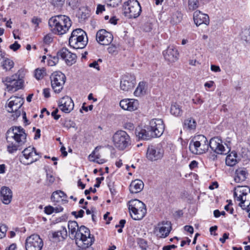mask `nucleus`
Wrapping results in <instances>:
<instances>
[{
  "label": "nucleus",
  "instance_id": "a878e982",
  "mask_svg": "<svg viewBox=\"0 0 250 250\" xmlns=\"http://www.w3.org/2000/svg\"><path fill=\"white\" fill-rule=\"evenodd\" d=\"M146 128H147L146 127ZM135 134L139 140H148L154 137L150 129L148 130L147 129L140 127H138L136 129Z\"/></svg>",
  "mask_w": 250,
  "mask_h": 250
},
{
  "label": "nucleus",
  "instance_id": "a19ab883",
  "mask_svg": "<svg viewBox=\"0 0 250 250\" xmlns=\"http://www.w3.org/2000/svg\"><path fill=\"white\" fill-rule=\"evenodd\" d=\"M46 183L48 186L51 185L55 181V177L53 172L50 169H46Z\"/></svg>",
  "mask_w": 250,
  "mask_h": 250
},
{
  "label": "nucleus",
  "instance_id": "ea45409f",
  "mask_svg": "<svg viewBox=\"0 0 250 250\" xmlns=\"http://www.w3.org/2000/svg\"><path fill=\"white\" fill-rule=\"evenodd\" d=\"M201 6L199 1H188L186 9L187 12H192Z\"/></svg>",
  "mask_w": 250,
  "mask_h": 250
},
{
  "label": "nucleus",
  "instance_id": "13d9d810",
  "mask_svg": "<svg viewBox=\"0 0 250 250\" xmlns=\"http://www.w3.org/2000/svg\"><path fill=\"white\" fill-rule=\"evenodd\" d=\"M104 178L103 177H98L96 178V184L94 185L95 187L99 188L100 186L101 182L104 180Z\"/></svg>",
  "mask_w": 250,
  "mask_h": 250
},
{
  "label": "nucleus",
  "instance_id": "423d86ee",
  "mask_svg": "<svg viewBox=\"0 0 250 250\" xmlns=\"http://www.w3.org/2000/svg\"><path fill=\"white\" fill-rule=\"evenodd\" d=\"M235 200L239 202V205L246 209L250 205V188L248 187L238 186L234 189Z\"/></svg>",
  "mask_w": 250,
  "mask_h": 250
},
{
  "label": "nucleus",
  "instance_id": "aec40b11",
  "mask_svg": "<svg viewBox=\"0 0 250 250\" xmlns=\"http://www.w3.org/2000/svg\"><path fill=\"white\" fill-rule=\"evenodd\" d=\"M170 222L163 221L158 224L154 229V232L158 237L165 238L167 236L170 231Z\"/></svg>",
  "mask_w": 250,
  "mask_h": 250
},
{
  "label": "nucleus",
  "instance_id": "1a4fd4ad",
  "mask_svg": "<svg viewBox=\"0 0 250 250\" xmlns=\"http://www.w3.org/2000/svg\"><path fill=\"white\" fill-rule=\"evenodd\" d=\"M24 103L23 98L21 97H11L7 101L5 108L7 112L13 113L12 116L15 120L21 114V107Z\"/></svg>",
  "mask_w": 250,
  "mask_h": 250
},
{
  "label": "nucleus",
  "instance_id": "603ef678",
  "mask_svg": "<svg viewBox=\"0 0 250 250\" xmlns=\"http://www.w3.org/2000/svg\"><path fill=\"white\" fill-rule=\"evenodd\" d=\"M105 10L104 6L101 5V4H98L96 10V14H99L100 13H102L103 11Z\"/></svg>",
  "mask_w": 250,
  "mask_h": 250
},
{
  "label": "nucleus",
  "instance_id": "e433bc0d",
  "mask_svg": "<svg viewBox=\"0 0 250 250\" xmlns=\"http://www.w3.org/2000/svg\"><path fill=\"white\" fill-rule=\"evenodd\" d=\"M146 91V83L144 82L139 83L137 87L135 90L134 94L136 96H140L145 94Z\"/></svg>",
  "mask_w": 250,
  "mask_h": 250
},
{
  "label": "nucleus",
  "instance_id": "7ed1b4c3",
  "mask_svg": "<svg viewBox=\"0 0 250 250\" xmlns=\"http://www.w3.org/2000/svg\"><path fill=\"white\" fill-rule=\"evenodd\" d=\"M189 149L191 152L194 154L205 153L208 149L207 139L203 135L195 136L189 143Z\"/></svg>",
  "mask_w": 250,
  "mask_h": 250
},
{
  "label": "nucleus",
  "instance_id": "4468645a",
  "mask_svg": "<svg viewBox=\"0 0 250 250\" xmlns=\"http://www.w3.org/2000/svg\"><path fill=\"white\" fill-rule=\"evenodd\" d=\"M125 13L129 18L138 17L141 12L139 1H126L124 4Z\"/></svg>",
  "mask_w": 250,
  "mask_h": 250
},
{
  "label": "nucleus",
  "instance_id": "f3484780",
  "mask_svg": "<svg viewBox=\"0 0 250 250\" xmlns=\"http://www.w3.org/2000/svg\"><path fill=\"white\" fill-rule=\"evenodd\" d=\"M150 130L154 137H159L164 133L165 125L163 121L160 119H153L149 122V125L146 126Z\"/></svg>",
  "mask_w": 250,
  "mask_h": 250
},
{
  "label": "nucleus",
  "instance_id": "e2e57ef3",
  "mask_svg": "<svg viewBox=\"0 0 250 250\" xmlns=\"http://www.w3.org/2000/svg\"><path fill=\"white\" fill-rule=\"evenodd\" d=\"M198 163L196 161H192L190 163L189 166L190 169H193L197 167Z\"/></svg>",
  "mask_w": 250,
  "mask_h": 250
},
{
  "label": "nucleus",
  "instance_id": "774afa93",
  "mask_svg": "<svg viewBox=\"0 0 250 250\" xmlns=\"http://www.w3.org/2000/svg\"><path fill=\"white\" fill-rule=\"evenodd\" d=\"M41 136V130L40 129H37L36 131L34 139L37 140L40 138Z\"/></svg>",
  "mask_w": 250,
  "mask_h": 250
},
{
  "label": "nucleus",
  "instance_id": "a18cd8bd",
  "mask_svg": "<svg viewBox=\"0 0 250 250\" xmlns=\"http://www.w3.org/2000/svg\"><path fill=\"white\" fill-rule=\"evenodd\" d=\"M7 230V227L6 225L1 224L0 225V239L4 237Z\"/></svg>",
  "mask_w": 250,
  "mask_h": 250
},
{
  "label": "nucleus",
  "instance_id": "72a5a7b5",
  "mask_svg": "<svg viewBox=\"0 0 250 250\" xmlns=\"http://www.w3.org/2000/svg\"><path fill=\"white\" fill-rule=\"evenodd\" d=\"M183 16L181 12L176 11L171 13L170 18V22L172 24H177L180 23L182 20Z\"/></svg>",
  "mask_w": 250,
  "mask_h": 250
},
{
  "label": "nucleus",
  "instance_id": "dca6fc26",
  "mask_svg": "<svg viewBox=\"0 0 250 250\" xmlns=\"http://www.w3.org/2000/svg\"><path fill=\"white\" fill-rule=\"evenodd\" d=\"M43 245L42 240L37 234L31 235L27 237L25 240L26 250H41Z\"/></svg>",
  "mask_w": 250,
  "mask_h": 250
},
{
  "label": "nucleus",
  "instance_id": "4c0bfd02",
  "mask_svg": "<svg viewBox=\"0 0 250 250\" xmlns=\"http://www.w3.org/2000/svg\"><path fill=\"white\" fill-rule=\"evenodd\" d=\"M196 123L192 118L186 119L184 121V127L188 130H193L196 128Z\"/></svg>",
  "mask_w": 250,
  "mask_h": 250
},
{
  "label": "nucleus",
  "instance_id": "c03bdc74",
  "mask_svg": "<svg viewBox=\"0 0 250 250\" xmlns=\"http://www.w3.org/2000/svg\"><path fill=\"white\" fill-rule=\"evenodd\" d=\"M137 243L142 250H146L147 247V242L144 239L137 238Z\"/></svg>",
  "mask_w": 250,
  "mask_h": 250
},
{
  "label": "nucleus",
  "instance_id": "4d7b16f0",
  "mask_svg": "<svg viewBox=\"0 0 250 250\" xmlns=\"http://www.w3.org/2000/svg\"><path fill=\"white\" fill-rule=\"evenodd\" d=\"M184 229L187 232H188L189 233L192 234L193 233V228L191 226H185L184 227Z\"/></svg>",
  "mask_w": 250,
  "mask_h": 250
},
{
  "label": "nucleus",
  "instance_id": "0eeeda50",
  "mask_svg": "<svg viewBox=\"0 0 250 250\" xmlns=\"http://www.w3.org/2000/svg\"><path fill=\"white\" fill-rule=\"evenodd\" d=\"M76 243L83 249L91 246L94 241V238L91 236L89 229L84 226L79 228L75 238Z\"/></svg>",
  "mask_w": 250,
  "mask_h": 250
},
{
  "label": "nucleus",
  "instance_id": "0e129e2a",
  "mask_svg": "<svg viewBox=\"0 0 250 250\" xmlns=\"http://www.w3.org/2000/svg\"><path fill=\"white\" fill-rule=\"evenodd\" d=\"M41 21V20L37 17H34L32 20V23L36 25H38Z\"/></svg>",
  "mask_w": 250,
  "mask_h": 250
},
{
  "label": "nucleus",
  "instance_id": "20e7f679",
  "mask_svg": "<svg viewBox=\"0 0 250 250\" xmlns=\"http://www.w3.org/2000/svg\"><path fill=\"white\" fill-rule=\"evenodd\" d=\"M86 33L79 28L73 30L69 39L70 46L74 49H83L87 43Z\"/></svg>",
  "mask_w": 250,
  "mask_h": 250
},
{
  "label": "nucleus",
  "instance_id": "c9c22d12",
  "mask_svg": "<svg viewBox=\"0 0 250 250\" xmlns=\"http://www.w3.org/2000/svg\"><path fill=\"white\" fill-rule=\"evenodd\" d=\"M14 65V62L10 59L5 57L1 62V66L5 71L10 70Z\"/></svg>",
  "mask_w": 250,
  "mask_h": 250
},
{
  "label": "nucleus",
  "instance_id": "37998d69",
  "mask_svg": "<svg viewBox=\"0 0 250 250\" xmlns=\"http://www.w3.org/2000/svg\"><path fill=\"white\" fill-rule=\"evenodd\" d=\"M34 75L37 80H39L42 79L46 75L45 69L44 68L36 69L35 71Z\"/></svg>",
  "mask_w": 250,
  "mask_h": 250
},
{
  "label": "nucleus",
  "instance_id": "c85d7f7f",
  "mask_svg": "<svg viewBox=\"0 0 250 250\" xmlns=\"http://www.w3.org/2000/svg\"><path fill=\"white\" fill-rule=\"evenodd\" d=\"M144 183L142 181L136 179L133 181L129 186V190L132 193L140 192L143 189Z\"/></svg>",
  "mask_w": 250,
  "mask_h": 250
},
{
  "label": "nucleus",
  "instance_id": "c756f323",
  "mask_svg": "<svg viewBox=\"0 0 250 250\" xmlns=\"http://www.w3.org/2000/svg\"><path fill=\"white\" fill-rule=\"evenodd\" d=\"M247 172L244 167H240L235 170L234 181L236 183L244 181L247 178Z\"/></svg>",
  "mask_w": 250,
  "mask_h": 250
},
{
  "label": "nucleus",
  "instance_id": "79ce46f5",
  "mask_svg": "<svg viewBox=\"0 0 250 250\" xmlns=\"http://www.w3.org/2000/svg\"><path fill=\"white\" fill-rule=\"evenodd\" d=\"M90 161L95 162L98 164H103L105 162L104 159H101L99 154L96 155L95 152L92 153L89 156Z\"/></svg>",
  "mask_w": 250,
  "mask_h": 250
},
{
  "label": "nucleus",
  "instance_id": "6e6552de",
  "mask_svg": "<svg viewBox=\"0 0 250 250\" xmlns=\"http://www.w3.org/2000/svg\"><path fill=\"white\" fill-rule=\"evenodd\" d=\"M2 82L6 86L5 90L9 92H14L21 89L24 83V81L20 78V75L17 73L3 78Z\"/></svg>",
  "mask_w": 250,
  "mask_h": 250
},
{
  "label": "nucleus",
  "instance_id": "9d476101",
  "mask_svg": "<svg viewBox=\"0 0 250 250\" xmlns=\"http://www.w3.org/2000/svg\"><path fill=\"white\" fill-rule=\"evenodd\" d=\"M112 141L114 146L120 150H124L131 144L129 136L123 130L116 132L112 137Z\"/></svg>",
  "mask_w": 250,
  "mask_h": 250
},
{
  "label": "nucleus",
  "instance_id": "bb28decb",
  "mask_svg": "<svg viewBox=\"0 0 250 250\" xmlns=\"http://www.w3.org/2000/svg\"><path fill=\"white\" fill-rule=\"evenodd\" d=\"M67 195L62 190H58L53 192L51 196V200L55 203H65L67 202Z\"/></svg>",
  "mask_w": 250,
  "mask_h": 250
},
{
  "label": "nucleus",
  "instance_id": "a211bd4d",
  "mask_svg": "<svg viewBox=\"0 0 250 250\" xmlns=\"http://www.w3.org/2000/svg\"><path fill=\"white\" fill-rule=\"evenodd\" d=\"M136 83L135 78L134 75H125L122 76L120 81V88L125 91H128L132 89Z\"/></svg>",
  "mask_w": 250,
  "mask_h": 250
},
{
  "label": "nucleus",
  "instance_id": "f8f14e48",
  "mask_svg": "<svg viewBox=\"0 0 250 250\" xmlns=\"http://www.w3.org/2000/svg\"><path fill=\"white\" fill-rule=\"evenodd\" d=\"M164 155V149L161 144L148 146L146 152V158L150 162L161 160Z\"/></svg>",
  "mask_w": 250,
  "mask_h": 250
},
{
  "label": "nucleus",
  "instance_id": "69168bd1",
  "mask_svg": "<svg viewBox=\"0 0 250 250\" xmlns=\"http://www.w3.org/2000/svg\"><path fill=\"white\" fill-rule=\"evenodd\" d=\"M126 221L124 219H122L119 222V224L116 225V228L121 227L124 228Z\"/></svg>",
  "mask_w": 250,
  "mask_h": 250
},
{
  "label": "nucleus",
  "instance_id": "39448f33",
  "mask_svg": "<svg viewBox=\"0 0 250 250\" xmlns=\"http://www.w3.org/2000/svg\"><path fill=\"white\" fill-rule=\"evenodd\" d=\"M128 206L130 215L131 218L135 220L142 219L146 213L145 204L138 199L129 201Z\"/></svg>",
  "mask_w": 250,
  "mask_h": 250
},
{
  "label": "nucleus",
  "instance_id": "9b49d317",
  "mask_svg": "<svg viewBox=\"0 0 250 250\" xmlns=\"http://www.w3.org/2000/svg\"><path fill=\"white\" fill-rule=\"evenodd\" d=\"M41 157V154L37 152L36 148L33 146H29L22 151L20 160L23 164L28 165L37 161Z\"/></svg>",
  "mask_w": 250,
  "mask_h": 250
},
{
  "label": "nucleus",
  "instance_id": "680f3d73",
  "mask_svg": "<svg viewBox=\"0 0 250 250\" xmlns=\"http://www.w3.org/2000/svg\"><path fill=\"white\" fill-rule=\"evenodd\" d=\"M176 248H177V246L175 245L166 246L163 248V250H171L172 249H174Z\"/></svg>",
  "mask_w": 250,
  "mask_h": 250
},
{
  "label": "nucleus",
  "instance_id": "5701e85b",
  "mask_svg": "<svg viewBox=\"0 0 250 250\" xmlns=\"http://www.w3.org/2000/svg\"><path fill=\"white\" fill-rule=\"evenodd\" d=\"M139 105L138 100L134 99H125L120 102V107L125 110L132 111L136 110Z\"/></svg>",
  "mask_w": 250,
  "mask_h": 250
},
{
  "label": "nucleus",
  "instance_id": "3c124183",
  "mask_svg": "<svg viewBox=\"0 0 250 250\" xmlns=\"http://www.w3.org/2000/svg\"><path fill=\"white\" fill-rule=\"evenodd\" d=\"M44 212L47 214H51L54 212V207L52 206H47L44 208Z\"/></svg>",
  "mask_w": 250,
  "mask_h": 250
},
{
  "label": "nucleus",
  "instance_id": "864d4df0",
  "mask_svg": "<svg viewBox=\"0 0 250 250\" xmlns=\"http://www.w3.org/2000/svg\"><path fill=\"white\" fill-rule=\"evenodd\" d=\"M58 112V109H56L51 113L52 116L53 117L54 119L56 120H58L60 117V115L57 114Z\"/></svg>",
  "mask_w": 250,
  "mask_h": 250
},
{
  "label": "nucleus",
  "instance_id": "58836bf2",
  "mask_svg": "<svg viewBox=\"0 0 250 250\" xmlns=\"http://www.w3.org/2000/svg\"><path fill=\"white\" fill-rule=\"evenodd\" d=\"M170 113L175 116H180L182 114V110L180 106L175 103L171 104Z\"/></svg>",
  "mask_w": 250,
  "mask_h": 250
},
{
  "label": "nucleus",
  "instance_id": "393cba45",
  "mask_svg": "<svg viewBox=\"0 0 250 250\" xmlns=\"http://www.w3.org/2000/svg\"><path fill=\"white\" fill-rule=\"evenodd\" d=\"M193 20L197 26L202 24L207 25L209 24V18L208 15L202 13L200 10H196L194 12Z\"/></svg>",
  "mask_w": 250,
  "mask_h": 250
},
{
  "label": "nucleus",
  "instance_id": "2eb2a0df",
  "mask_svg": "<svg viewBox=\"0 0 250 250\" xmlns=\"http://www.w3.org/2000/svg\"><path fill=\"white\" fill-rule=\"evenodd\" d=\"M51 86L55 93H59L63 88L65 76L60 71H56L50 77Z\"/></svg>",
  "mask_w": 250,
  "mask_h": 250
},
{
  "label": "nucleus",
  "instance_id": "6e6d98bb",
  "mask_svg": "<svg viewBox=\"0 0 250 250\" xmlns=\"http://www.w3.org/2000/svg\"><path fill=\"white\" fill-rule=\"evenodd\" d=\"M210 69L211 71L215 72L221 71V69L219 66L215 65H211L210 66Z\"/></svg>",
  "mask_w": 250,
  "mask_h": 250
},
{
  "label": "nucleus",
  "instance_id": "412c9836",
  "mask_svg": "<svg viewBox=\"0 0 250 250\" xmlns=\"http://www.w3.org/2000/svg\"><path fill=\"white\" fill-rule=\"evenodd\" d=\"M58 56L64 60L68 65H72L76 61L77 56L75 54L71 53L66 48H62L58 52Z\"/></svg>",
  "mask_w": 250,
  "mask_h": 250
},
{
  "label": "nucleus",
  "instance_id": "473e14b6",
  "mask_svg": "<svg viewBox=\"0 0 250 250\" xmlns=\"http://www.w3.org/2000/svg\"><path fill=\"white\" fill-rule=\"evenodd\" d=\"M77 16L79 19L80 22L84 21L89 16V9L85 6H81L79 8Z\"/></svg>",
  "mask_w": 250,
  "mask_h": 250
},
{
  "label": "nucleus",
  "instance_id": "4be33fe9",
  "mask_svg": "<svg viewBox=\"0 0 250 250\" xmlns=\"http://www.w3.org/2000/svg\"><path fill=\"white\" fill-rule=\"evenodd\" d=\"M74 106L73 100L67 96L62 97L59 101V107L64 113H70L73 109Z\"/></svg>",
  "mask_w": 250,
  "mask_h": 250
},
{
  "label": "nucleus",
  "instance_id": "052dcab7",
  "mask_svg": "<svg viewBox=\"0 0 250 250\" xmlns=\"http://www.w3.org/2000/svg\"><path fill=\"white\" fill-rule=\"evenodd\" d=\"M229 238V234L227 233H225L223 234V237L220 238L219 239L220 241L222 243H224L226 241V240Z\"/></svg>",
  "mask_w": 250,
  "mask_h": 250
},
{
  "label": "nucleus",
  "instance_id": "5fc2aeb1",
  "mask_svg": "<svg viewBox=\"0 0 250 250\" xmlns=\"http://www.w3.org/2000/svg\"><path fill=\"white\" fill-rule=\"evenodd\" d=\"M84 212L83 210L81 209L78 212L77 215H76L77 212L76 211H74L72 212V214L75 216L76 217H82L83 216Z\"/></svg>",
  "mask_w": 250,
  "mask_h": 250
},
{
  "label": "nucleus",
  "instance_id": "ddd939ff",
  "mask_svg": "<svg viewBox=\"0 0 250 250\" xmlns=\"http://www.w3.org/2000/svg\"><path fill=\"white\" fill-rule=\"evenodd\" d=\"M218 154L226 155L230 151V147L218 137H214L210 140L208 147Z\"/></svg>",
  "mask_w": 250,
  "mask_h": 250
},
{
  "label": "nucleus",
  "instance_id": "de8ad7c7",
  "mask_svg": "<svg viewBox=\"0 0 250 250\" xmlns=\"http://www.w3.org/2000/svg\"><path fill=\"white\" fill-rule=\"evenodd\" d=\"M152 28V24L149 21H147L143 26V30L146 32H150Z\"/></svg>",
  "mask_w": 250,
  "mask_h": 250
},
{
  "label": "nucleus",
  "instance_id": "2f4dec72",
  "mask_svg": "<svg viewBox=\"0 0 250 250\" xmlns=\"http://www.w3.org/2000/svg\"><path fill=\"white\" fill-rule=\"evenodd\" d=\"M67 227L69 229V236L71 238L75 239L79 228L78 223L75 221H69Z\"/></svg>",
  "mask_w": 250,
  "mask_h": 250
},
{
  "label": "nucleus",
  "instance_id": "49530a36",
  "mask_svg": "<svg viewBox=\"0 0 250 250\" xmlns=\"http://www.w3.org/2000/svg\"><path fill=\"white\" fill-rule=\"evenodd\" d=\"M67 4L73 10L77 9L78 7H80V3L79 1H69Z\"/></svg>",
  "mask_w": 250,
  "mask_h": 250
},
{
  "label": "nucleus",
  "instance_id": "f257e3e1",
  "mask_svg": "<svg viewBox=\"0 0 250 250\" xmlns=\"http://www.w3.org/2000/svg\"><path fill=\"white\" fill-rule=\"evenodd\" d=\"M7 150L14 153L26 141V134L21 126H13L6 132Z\"/></svg>",
  "mask_w": 250,
  "mask_h": 250
},
{
  "label": "nucleus",
  "instance_id": "09e8293b",
  "mask_svg": "<svg viewBox=\"0 0 250 250\" xmlns=\"http://www.w3.org/2000/svg\"><path fill=\"white\" fill-rule=\"evenodd\" d=\"M99 62H102V60L101 59H99L97 61H94L92 62L89 63V66L90 67H93L96 68L97 70H99L100 67L99 66Z\"/></svg>",
  "mask_w": 250,
  "mask_h": 250
},
{
  "label": "nucleus",
  "instance_id": "b1692460",
  "mask_svg": "<svg viewBox=\"0 0 250 250\" xmlns=\"http://www.w3.org/2000/svg\"><path fill=\"white\" fill-rule=\"evenodd\" d=\"M163 53L165 60L168 62H175L178 60L179 55L178 50L173 45L169 46Z\"/></svg>",
  "mask_w": 250,
  "mask_h": 250
},
{
  "label": "nucleus",
  "instance_id": "6ab92c4d",
  "mask_svg": "<svg viewBox=\"0 0 250 250\" xmlns=\"http://www.w3.org/2000/svg\"><path fill=\"white\" fill-rule=\"evenodd\" d=\"M113 39L112 34L106 31L105 29H101L97 32L96 40L102 45H107L110 44Z\"/></svg>",
  "mask_w": 250,
  "mask_h": 250
},
{
  "label": "nucleus",
  "instance_id": "7c9ffc66",
  "mask_svg": "<svg viewBox=\"0 0 250 250\" xmlns=\"http://www.w3.org/2000/svg\"><path fill=\"white\" fill-rule=\"evenodd\" d=\"M53 239L56 241H60L65 239L67 236V232L65 227H62L61 229L52 233Z\"/></svg>",
  "mask_w": 250,
  "mask_h": 250
},
{
  "label": "nucleus",
  "instance_id": "8fccbe9b",
  "mask_svg": "<svg viewBox=\"0 0 250 250\" xmlns=\"http://www.w3.org/2000/svg\"><path fill=\"white\" fill-rule=\"evenodd\" d=\"M20 47V44H19L18 42L16 41L13 44L10 45L9 48L14 51H16L19 49Z\"/></svg>",
  "mask_w": 250,
  "mask_h": 250
},
{
  "label": "nucleus",
  "instance_id": "f704fd0d",
  "mask_svg": "<svg viewBox=\"0 0 250 250\" xmlns=\"http://www.w3.org/2000/svg\"><path fill=\"white\" fill-rule=\"evenodd\" d=\"M237 153L234 152H231L229 155H228L226 159V164L227 166L232 167L234 166L237 163V160L236 159Z\"/></svg>",
  "mask_w": 250,
  "mask_h": 250
},
{
  "label": "nucleus",
  "instance_id": "bf43d9fd",
  "mask_svg": "<svg viewBox=\"0 0 250 250\" xmlns=\"http://www.w3.org/2000/svg\"><path fill=\"white\" fill-rule=\"evenodd\" d=\"M43 94L44 97L49 98L50 95V89L49 88H44L43 90Z\"/></svg>",
  "mask_w": 250,
  "mask_h": 250
},
{
  "label": "nucleus",
  "instance_id": "338daca9",
  "mask_svg": "<svg viewBox=\"0 0 250 250\" xmlns=\"http://www.w3.org/2000/svg\"><path fill=\"white\" fill-rule=\"evenodd\" d=\"M90 192H92L93 193H95L96 192V188H93L92 187H91L89 189H86L84 191V193L85 195H88L90 193Z\"/></svg>",
  "mask_w": 250,
  "mask_h": 250
},
{
  "label": "nucleus",
  "instance_id": "cd10ccee",
  "mask_svg": "<svg viewBox=\"0 0 250 250\" xmlns=\"http://www.w3.org/2000/svg\"><path fill=\"white\" fill-rule=\"evenodd\" d=\"M0 194L1 199L3 203L8 205L11 202L12 193L11 189L9 188L6 187L1 188Z\"/></svg>",
  "mask_w": 250,
  "mask_h": 250
},
{
  "label": "nucleus",
  "instance_id": "f03ea898",
  "mask_svg": "<svg viewBox=\"0 0 250 250\" xmlns=\"http://www.w3.org/2000/svg\"><path fill=\"white\" fill-rule=\"evenodd\" d=\"M71 24L70 18L63 15L52 17L48 21L50 30L53 33L58 35L65 34L69 30Z\"/></svg>",
  "mask_w": 250,
  "mask_h": 250
}]
</instances>
